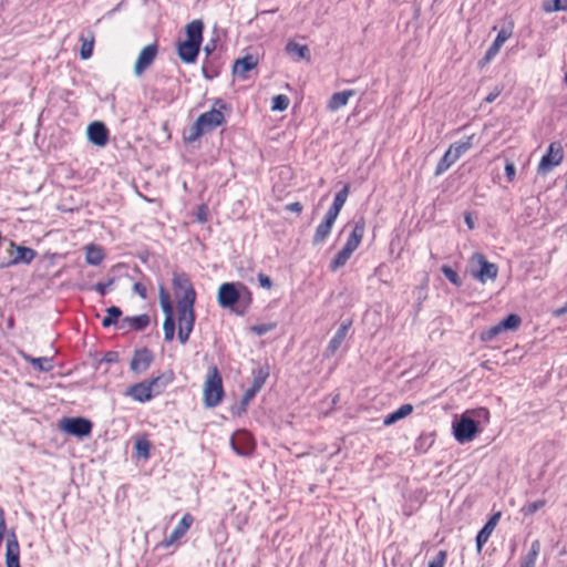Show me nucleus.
Segmentation results:
<instances>
[{
    "instance_id": "f257e3e1",
    "label": "nucleus",
    "mask_w": 567,
    "mask_h": 567,
    "mask_svg": "<svg viewBox=\"0 0 567 567\" xmlns=\"http://www.w3.org/2000/svg\"><path fill=\"white\" fill-rule=\"evenodd\" d=\"M172 286L177 303L178 340L185 344L194 329L196 291L185 272H174Z\"/></svg>"
},
{
    "instance_id": "f03ea898",
    "label": "nucleus",
    "mask_w": 567,
    "mask_h": 567,
    "mask_svg": "<svg viewBox=\"0 0 567 567\" xmlns=\"http://www.w3.org/2000/svg\"><path fill=\"white\" fill-rule=\"evenodd\" d=\"M217 302L237 316H244L252 303V292L240 281L224 282L217 291Z\"/></svg>"
},
{
    "instance_id": "7ed1b4c3",
    "label": "nucleus",
    "mask_w": 567,
    "mask_h": 567,
    "mask_svg": "<svg viewBox=\"0 0 567 567\" xmlns=\"http://www.w3.org/2000/svg\"><path fill=\"white\" fill-rule=\"evenodd\" d=\"M204 23L196 19L185 27L186 39L177 43V55L187 64L196 62L203 42Z\"/></svg>"
},
{
    "instance_id": "20e7f679",
    "label": "nucleus",
    "mask_w": 567,
    "mask_h": 567,
    "mask_svg": "<svg viewBox=\"0 0 567 567\" xmlns=\"http://www.w3.org/2000/svg\"><path fill=\"white\" fill-rule=\"evenodd\" d=\"M226 107V104L221 100H217L212 110L197 117L196 122L189 128L186 140L188 142H195L204 134L223 125L226 122L224 115Z\"/></svg>"
},
{
    "instance_id": "39448f33",
    "label": "nucleus",
    "mask_w": 567,
    "mask_h": 567,
    "mask_svg": "<svg viewBox=\"0 0 567 567\" xmlns=\"http://www.w3.org/2000/svg\"><path fill=\"white\" fill-rule=\"evenodd\" d=\"M364 230L365 223L363 218H360L359 220L354 221L352 230L349 234L343 248L332 259L330 264V270L336 271L337 269L343 267L348 262L353 251H355L360 246L362 238L364 236Z\"/></svg>"
},
{
    "instance_id": "423d86ee",
    "label": "nucleus",
    "mask_w": 567,
    "mask_h": 567,
    "mask_svg": "<svg viewBox=\"0 0 567 567\" xmlns=\"http://www.w3.org/2000/svg\"><path fill=\"white\" fill-rule=\"evenodd\" d=\"M223 379L216 365L209 367L203 386V401L205 406L215 408L224 399Z\"/></svg>"
},
{
    "instance_id": "0eeeda50",
    "label": "nucleus",
    "mask_w": 567,
    "mask_h": 567,
    "mask_svg": "<svg viewBox=\"0 0 567 567\" xmlns=\"http://www.w3.org/2000/svg\"><path fill=\"white\" fill-rule=\"evenodd\" d=\"M194 522V516L190 513H185L175 528L171 532V534L156 544V548H174V550L177 549L182 544V539L186 536Z\"/></svg>"
},
{
    "instance_id": "6e6552de",
    "label": "nucleus",
    "mask_w": 567,
    "mask_h": 567,
    "mask_svg": "<svg viewBox=\"0 0 567 567\" xmlns=\"http://www.w3.org/2000/svg\"><path fill=\"white\" fill-rule=\"evenodd\" d=\"M472 276L482 284L494 281L498 276L496 264L489 262L481 252H474L471 257Z\"/></svg>"
},
{
    "instance_id": "1a4fd4ad",
    "label": "nucleus",
    "mask_w": 567,
    "mask_h": 567,
    "mask_svg": "<svg viewBox=\"0 0 567 567\" xmlns=\"http://www.w3.org/2000/svg\"><path fill=\"white\" fill-rule=\"evenodd\" d=\"M158 296L161 308L165 313V320L163 323L164 339L165 341L171 342L175 337V319L173 303L171 300V296L165 287H159Z\"/></svg>"
},
{
    "instance_id": "9d476101",
    "label": "nucleus",
    "mask_w": 567,
    "mask_h": 567,
    "mask_svg": "<svg viewBox=\"0 0 567 567\" xmlns=\"http://www.w3.org/2000/svg\"><path fill=\"white\" fill-rule=\"evenodd\" d=\"M564 159V150L559 142L549 144L546 154L542 157L537 166V173L546 175L551 172L556 166L560 165Z\"/></svg>"
},
{
    "instance_id": "9b49d317",
    "label": "nucleus",
    "mask_w": 567,
    "mask_h": 567,
    "mask_svg": "<svg viewBox=\"0 0 567 567\" xmlns=\"http://www.w3.org/2000/svg\"><path fill=\"white\" fill-rule=\"evenodd\" d=\"M522 319L518 315L511 313L504 318L499 323L491 327L488 330L481 333L480 339L483 342H488L495 339L501 332L512 330L515 331L519 328Z\"/></svg>"
},
{
    "instance_id": "f8f14e48",
    "label": "nucleus",
    "mask_w": 567,
    "mask_h": 567,
    "mask_svg": "<svg viewBox=\"0 0 567 567\" xmlns=\"http://www.w3.org/2000/svg\"><path fill=\"white\" fill-rule=\"evenodd\" d=\"M230 444L235 453L240 456H250L256 449L252 435L245 430L236 431L230 439Z\"/></svg>"
},
{
    "instance_id": "ddd939ff",
    "label": "nucleus",
    "mask_w": 567,
    "mask_h": 567,
    "mask_svg": "<svg viewBox=\"0 0 567 567\" xmlns=\"http://www.w3.org/2000/svg\"><path fill=\"white\" fill-rule=\"evenodd\" d=\"M454 437L460 443L471 442L478 432L477 422L471 417L462 415L460 421L453 426Z\"/></svg>"
},
{
    "instance_id": "4468645a",
    "label": "nucleus",
    "mask_w": 567,
    "mask_h": 567,
    "mask_svg": "<svg viewBox=\"0 0 567 567\" xmlns=\"http://www.w3.org/2000/svg\"><path fill=\"white\" fill-rule=\"evenodd\" d=\"M60 427L79 437L87 436L92 432V423L84 417H64L60 421Z\"/></svg>"
},
{
    "instance_id": "2eb2a0df",
    "label": "nucleus",
    "mask_w": 567,
    "mask_h": 567,
    "mask_svg": "<svg viewBox=\"0 0 567 567\" xmlns=\"http://www.w3.org/2000/svg\"><path fill=\"white\" fill-rule=\"evenodd\" d=\"M158 53V45L157 43H151L142 49L140 52L135 64H134V72L136 75H141L144 73L146 69L151 66V64L154 62Z\"/></svg>"
},
{
    "instance_id": "dca6fc26",
    "label": "nucleus",
    "mask_w": 567,
    "mask_h": 567,
    "mask_svg": "<svg viewBox=\"0 0 567 567\" xmlns=\"http://www.w3.org/2000/svg\"><path fill=\"white\" fill-rule=\"evenodd\" d=\"M153 353L147 348L136 349L130 362V369L136 374L144 373L153 362Z\"/></svg>"
},
{
    "instance_id": "f3484780",
    "label": "nucleus",
    "mask_w": 567,
    "mask_h": 567,
    "mask_svg": "<svg viewBox=\"0 0 567 567\" xmlns=\"http://www.w3.org/2000/svg\"><path fill=\"white\" fill-rule=\"evenodd\" d=\"M10 248L16 250V255L7 264L1 265V267H10L19 264H30L37 257V251L34 249L17 245L14 241L10 243Z\"/></svg>"
},
{
    "instance_id": "a211bd4d",
    "label": "nucleus",
    "mask_w": 567,
    "mask_h": 567,
    "mask_svg": "<svg viewBox=\"0 0 567 567\" xmlns=\"http://www.w3.org/2000/svg\"><path fill=\"white\" fill-rule=\"evenodd\" d=\"M125 395L140 403L148 402L154 398L147 380L130 385L125 391Z\"/></svg>"
},
{
    "instance_id": "6ab92c4d",
    "label": "nucleus",
    "mask_w": 567,
    "mask_h": 567,
    "mask_svg": "<svg viewBox=\"0 0 567 567\" xmlns=\"http://www.w3.org/2000/svg\"><path fill=\"white\" fill-rule=\"evenodd\" d=\"M337 216L326 213L321 223L317 226L313 237H312V244L313 245H320L327 240L329 237L331 229L337 220Z\"/></svg>"
},
{
    "instance_id": "aec40b11",
    "label": "nucleus",
    "mask_w": 567,
    "mask_h": 567,
    "mask_svg": "<svg viewBox=\"0 0 567 567\" xmlns=\"http://www.w3.org/2000/svg\"><path fill=\"white\" fill-rule=\"evenodd\" d=\"M174 380H175L174 371L167 370L152 379H148L147 382H148L151 391L155 398V396L162 394L166 390V388L171 383H173Z\"/></svg>"
},
{
    "instance_id": "412c9836",
    "label": "nucleus",
    "mask_w": 567,
    "mask_h": 567,
    "mask_svg": "<svg viewBox=\"0 0 567 567\" xmlns=\"http://www.w3.org/2000/svg\"><path fill=\"white\" fill-rule=\"evenodd\" d=\"M87 138L96 146L103 147L109 142V130L102 122H93L87 126Z\"/></svg>"
},
{
    "instance_id": "4be33fe9",
    "label": "nucleus",
    "mask_w": 567,
    "mask_h": 567,
    "mask_svg": "<svg viewBox=\"0 0 567 567\" xmlns=\"http://www.w3.org/2000/svg\"><path fill=\"white\" fill-rule=\"evenodd\" d=\"M501 518V513L494 514L487 523L484 525V527L477 533L476 535V547L477 551L481 553L483 546L488 542L492 533L494 532L498 520Z\"/></svg>"
},
{
    "instance_id": "5701e85b",
    "label": "nucleus",
    "mask_w": 567,
    "mask_h": 567,
    "mask_svg": "<svg viewBox=\"0 0 567 567\" xmlns=\"http://www.w3.org/2000/svg\"><path fill=\"white\" fill-rule=\"evenodd\" d=\"M6 565H7V567H21L20 566V546L14 536L7 540Z\"/></svg>"
},
{
    "instance_id": "b1692460",
    "label": "nucleus",
    "mask_w": 567,
    "mask_h": 567,
    "mask_svg": "<svg viewBox=\"0 0 567 567\" xmlns=\"http://www.w3.org/2000/svg\"><path fill=\"white\" fill-rule=\"evenodd\" d=\"M80 42H81V49H80L81 59L82 60L90 59L93 54V49H94V43H95L94 32L91 30L82 32L80 34Z\"/></svg>"
},
{
    "instance_id": "393cba45",
    "label": "nucleus",
    "mask_w": 567,
    "mask_h": 567,
    "mask_svg": "<svg viewBox=\"0 0 567 567\" xmlns=\"http://www.w3.org/2000/svg\"><path fill=\"white\" fill-rule=\"evenodd\" d=\"M350 194V184H343L342 188L334 195L333 203L329 207L328 213L339 216Z\"/></svg>"
},
{
    "instance_id": "a878e982",
    "label": "nucleus",
    "mask_w": 567,
    "mask_h": 567,
    "mask_svg": "<svg viewBox=\"0 0 567 567\" xmlns=\"http://www.w3.org/2000/svg\"><path fill=\"white\" fill-rule=\"evenodd\" d=\"M475 135L472 134L463 140H460L449 146L452 154L458 159L462 155L468 152L474 146Z\"/></svg>"
},
{
    "instance_id": "bb28decb",
    "label": "nucleus",
    "mask_w": 567,
    "mask_h": 567,
    "mask_svg": "<svg viewBox=\"0 0 567 567\" xmlns=\"http://www.w3.org/2000/svg\"><path fill=\"white\" fill-rule=\"evenodd\" d=\"M355 94L353 90H344L342 92H337L332 94L328 102V109L331 111H337L347 105L350 97Z\"/></svg>"
},
{
    "instance_id": "cd10ccee",
    "label": "nucleus",
    "mask_w": 567,
    "mask_h": 567,
    "mask_svg": "<svg viewBox=\"0 0 567 567\" xmlns=\"http://www.w3.org/2000/svg\"><path fill=\"white\" fill-rule=\"evenodd\" d=\"M257 59L252 55H246L236 60L234 64V73L238 76L245 78L246 73L256 68Z\"/></svg>"
},
{
    "instance_id": "c85d7f7f",
    "label": "nucleus",
    "mask_w": 567,
    "mask_h": 567,
    "mask_svg": "<svg viewBox=\"0 0 567 567\" xmlns=\"http://www.w3.org/2000/svg\"><path fill=\"white\" fill-rule=\"evenodd\" d=\"M104 257V250L101 246L90 244L85 247V261L89 265L97 266L103 261Z\"/></svg>"
},
{
    "instance_id": "c756f323",
    "label": "nucleus",
    "mask_w": 567,
    "mask_h": 567,
    "mask_svg": "<svg viewBox=\"0 0 567 567\" xmlns=\"http://www.w3.org/2000/svg\"><path fill=\"white\" fill-rule=\"evenodd\" d=\"M351 322H343L336 332V334L333 336V338L330 340L328 349L329 351H331V353H334L340 348V346L342 344L348 334Z\"/></svg>"
},
{
    "instance_id": "7c9ffc66",
    "label": "nucleus",
    "mask_w": 567,
    "mask_h": 567,
    "mask_svg": "<svg viewBox=\"0 0 567 567\" xmlns=\"http://www.w3.org/2000/svg\"><path fill=\"white\" fill-rule=\"evenodd\" d=\"M539 551H540V542L538 539H536L532 543L527 555L523 558V560L520 563V567H535Z\"/></svg>"
},
{
    "instance_id": "2f4dec72",
    "label": "nucleus",
    "mask_w": 567,
    "mask_h": 567,
    "mask_svg": "<svg viewBox=\"0 0 567 567\" xmlns=\"http://www.w3.org/2000/svg\"><path fill=\"white\" fill-rule=\"evenodd\" d=\"M286 51L288 53L296 54L299 59L310 61V51L307 45L290 41L286 45Z\"/></svg>"
},
{
    "instance_id": "473e14b6",
    "label": "nucleus",
    "mask_w": 567,
    "mask_h": 567,
    "mask_svg": "<svg viewBox=\"0 0 567 567\" xmlns=\"http://www.w3.org/2000/svg\"><path fill=\"white\" fill-rule=\"evenodd\" d=\"M124 321L127 323L131 330L138 331L145 329L148 326L150 317L143 313L135 317H126Z\"/></svg>"
},
{
    "instance_id": "72a5a7b5",
    "label": "nucleus",
    "mask_w": 567,
    "mask_h": 567,
    "mask_svg": "<svg viewBox=\"0 0 567 567\" xmlns=\"http://www.w3.org/2000/svg\"><path fill=\"white\" fill-rule=\"evenodd\" d=\"M22 358L29 362L33 368L38 369L39 371H50L52 369L51 360L41 357V358H33L29 354H22Z\"/></svg>"
},
{
    "instance_id": "f704fd0d",
    "label": "nucleus",
    "mask_w": 567,
    "mask_h": 567,
    "mask_svg": "<svg viewBox=\"0 0 567 567\" xmlns=\"http://www.w3.org/2000/svg\"><path fill=\"white\" fill-rule=\"evenodd\" d=\"M456 161L457 159L452 154V151H450L447 148L436 165L435 175L439 176V175L443 174L444 172H446Z\"/></svg>"
},
{
    "instance_id": "c9c22d12",
    "label": "nucleus",
    "mask_w": 567,
    "mask_h": 567,
    "mask_svg": "<svg viewBox=\"0 0 567 567\" xmlns=\"http://www.w3.org/2000/svg\"><path fill=\"white\" fill-rule=\"evenodd\" d=\"M135 451L138 456L147 460L150 457L151 442L147 435H141L135 440Z\"/></svg>"
},
{
    "instance_id": "e433bc0d",
    "label": "nucleus",
    "mask_w": 567,
    "mask_h": 567,
    "mask_svg": "<svg viewBox=\"0 0 567 567\" xmlns=\"http://www.w3.org/2000/svg\"><path fill=\"white\" fill-rule=\"evenodd\" d=\"M542 8L546 13L567 11V0H545Z\"/></svg>"
},
{
    "instance_id": "4c0bfd02",
    "label": "nucleus",
    "mask_w": 567,
    "mask_h": 567,
    "mask_svg": "<svg viewBox=\"0 0 567 567\" xmlns=\"http://www.w3.org/2000/svg\"><path fill=\"white\" fill-rule=\"evenodd\" d=\"M122 316V311L118 307L112 306L106 309V316L102 319V326L104 328L115 324L118 318Z\"/></svg>"
},
{
    "instance_id": "58836bf2",
    "label": "nucleus",
    "mask_w": 567,
    "mask_h": 567,
    "mask_svg": "<svg viewBox=\"0 0 567 567\" xmlns=\"http://www.w3.org/2000/svg\"><path fill=\"white\" fill-rule=\"evenodd\" d=\"M502 47L503 45L499 42L494 40L493 43L491 44V47L488 48V50L486 51L485 55L480 61V63H478L480 66L484 68L485 65L491 63V61L498 54Z\"/></svg>"
},
{
    "instance_id": "ea45409f",
    "label": "nucleus",
    "mask_w": 567,
    "mask_h": 567,
    "mask_svg": "<svg viewBox=\"0 0 567 567\" xmlns=\"http://www.w3.org/2000/svg\"><path fill=\"white\" fill-rule=\"evenodd\" d=\"M268 377L269 372L267 369H259L254 373V379L250 385L254 386L255 390L260 391L261 388L265 385Z\"/></svg>"
},
{
    "instance_id": "a19ab883",
    "label": "nucleus",
    "mask_w": 567,
    "mask_h": 567,
    "mask_svg": "<svg viewBox=\"0 0 567 567\" xmlns=\"http://www.w3.org/2000/svg\"><path fill=\"white\" fill-rule=\"evenodd\" d=\"M289 103H290V101L287 95H285V94L276 95L272 97V101H271V110L282 112L288 109Z\"/></svg>"
},
{
    "instance_id": "79ce46f5",
    "label": "nucleus",
    "mask_w": 567,
    "mask_h": 567,
    "mask_svg": "<svg viewBox=\"0 0 567 567\" xmlns=\"http://www.w3.org/2000/svg\"><path fill=\"white\" fill-rule=\"evenodd\" d=\"M277 328L276 322L259 323L250 327V331L256 336H264Z\"/></svg>"
},
{
    "instance_id": "37998d69",
    "label": "nucleus",
    "mask_w": 567,
    "mask_h": 567,
    "mask_svg": "<svg viewBox=\"0 0 567 567\" xmlns=\"http://www.w3.org/2000/svg\"><path fill=\"white\" fill-rule=\"evenodd\" d=\"M513 30H514V21L509 20L508 25L506 28H503L499 30L495 40L503 45L508 39L512 38Z\"/></svg>"
},
{
    "instance_id": "c03bdc74",
    "label": "nucleus",
    "mask_w": 567,
    "mask_h": 567,
    "mask_svg": "<svg viewBox=\"0 0 567 567\" xmlns=\"http://www.w3.org/2000/svg\"><path fill=\"white\" fill-rule=\"evenodd\" d=\"M412 411H413L412 404H403L396 411L392 412V423L410 415L412 413Z\"/></svg>"
},
{
    "instance_id": "a18cd8bd",
    "label": "nucleus",
    "mask_w": 567,
    "mask_h": 567,
    "mask_svg": "<svg viewBox=\"0 0 567 567\" xmlns=\"http://www.w3.org/2000/svg\"><path fill=\"white\" fill-rule=\"evenodd\" d=\"M545 505H546V501L545 499H538L536 502H533V503H529V504L525 505L522 508V513L524 515H533L538 509L543 508Z\"/></svg>"
},
{
    "instance_id": "49530a36",
    "label": "nucleus",
    "mask_w": 567,
    "mask_h": 567,
    "mask_svg": "<svg viewBox=\"0 0 567 567\" xmlns=\"http://www.w3.org/2000/svg\"><path fill=\"white\" fill-rule=\"evenodd\" d=\"M447 559V551L440 550L436 556L429 561L427 567H444Z\"/></svg>"
},
{
    "instance_id": "de8ad7c7",
    "label": "nucleus",
    "mask_w": 567,
    "mask_h": 567,
    "mask_svg": "<svg viewBox=\"0 0 567 567\" xmlns=\"http://www.w3.org/2000/svg\"><path fill=\"white\" fill-rule=\"evenodd\" d=\"M442 272L444 274V276L455 286H461V279L457 275V272L452 269L451 267L449 266H443L442 267Z\"/></svg>"
},
{
    "instance_id": "09e8293b",
    "label": "nucleus",
    "mask_w": 567,
    "mask_h": 567,
    "mask_svg": "<svg viewBox=\"0 0 567 567\" xmlns=\"http://www.w3.org/2000/svg\"><path fill=\"white\" fill-rule=\"evenodd\" d=\"M505 176L507 182L512 183L514 182L516 177V168L513 162L507 161L505 164Z\"/></svg>"
},
{
    "instance_id": "8fccbe9b",
    "label": "nucleus",
    "mask_w": 567,
    "mask_h": 567,
    "mask_svg": "<svg viewBox=\"0 0 567 567\" xmlns=\"http://www.w3.org/2000/svg\"><path fill=\"white\" fill-rule=\"evenodd\" d=\"M113 279H110L107 282H97L93 289L97 291L101 296H105L109 288L113 285Z\"/></svg>"
},
{
    "instance_id": "3c124183",
    "label": "nucleus",
    "mask_w": 567,
    "mask_h": 567,
    "mask_svg": "<svg viewBox=\"0 0 567 567\" xmlns=\"http://www.w3.org/2000/svg\"><path fill=\"white\" fill-rule=\"evenodd\" d=\"M133 291L138 295L142 299H146L147 298V288L144 284L142 282H135L133 285Z\"/></svg>"
},
{
    "instance_id": "603ef678",
    "label": "nucleus",
    "mask_w": 567,
    "mask_h": 567,
    "mask_svg": "<svg viewBox=\"0 0 567 567\" xmlns=\"http://www.w3.org/2000/svg\"><path fill=\"white\" fill-rule=\"evenodd\" d=\"M257 279L262 288L267 290L272 288V281L269 276L265 274H258Z\"/></svg>"
},
{
    "instance_id": "864d4df0",
    "label": "nucleus",
    "mask_w": 567,
    "mask_h": 567,
    "mask_svg": "<svg viewBox=\"0 0 567 567\" xmlns=\"http://www.w3.org/2000/svg\"><path fill=\"white\" fill-rule=\"evenodd\" d=\"M303 209V206L299 202H293L288 205H286V210L293 212L296 214H300Z\"/></svg>"
},
{
    "instance_id": "5fc2aeb1",
    "label": "nucleus",
    "mask_w": 567,
    "mask_h": 567,
    "mask_svg": "<svg viewBox=\"0 0 567 567\" xmlns=\"http://www.w3.org/2000/svg\"><path fill=\"white\" fill-rule=\"evenodd\" d=\"M502 93V87H498L496 86L485 99L484 101L486 103H492L494 102L498 96L499 94Z\"/></svg>"
},
{
    "instance_id": "6e6d98bb",
    "label": "nucleus",
    "mask_w": 567,
    "mask_h": 567,
    "mask_svg": "<svg viewBox=\"0 0 567 567\" xmlns=\"http://www.w3.org/2000/svg\"><path fill=\"white\" fill-rule=\"evenodd\" d=\"M258 392H259L258 390H255V388L250 385V386L246 390V392H245V394H244V400H245V401H249V400H251V399H252V398H254Z\"/></svg>"
},
{
    "instance_id": "4d7b16f0",
    "label": "nucleus",
    "mask_w": 567,
    "mask_h": 567,
    "mask_svg": "<svg viewBox=\"0 0 567 567\" xmlns=\"http://www.w3.org/2000/svg\"><path fill=\"white\" fill-rule=\"evenodd\" d=\"M464 220H465L468 229H471V230L474 229L475 225H474V220H473L471 213H465Z\"/></svg>"
},
{
    "instance_id": "13d9d810",
    "label": "nucleus",
    "mask_w": 567,
    "mask_h": 567,
    "mask_svg": "<svg viewBox=\"0 0 567 567\" xmlns=\"http://www.w3.org/2000/svg\"><path fill=\"white\" fill-rule=\"evenodd\" d=\"M198 220L204 223L206 221V206L202 205L198 212Z\"/></svg>"
},
{
    "instance_id": "bf43d9fd",
    "label": "nucleus",
    "mask_w": 567,
    "mask_h": 567,
    "mask_svg": "<svg viewBox=\"0 0 567 567\" xmlns=\"http://www.w3.org/2000/svg\"><path fill=\"white\" fill-rule=\"evenodd\" d=\"M0 530L6 532V520L3 509L0 507Z\"/></svg>"
},
{
    "instance_id": "052dcab7",
    "label": "nucleus",
    "mask_w": 567,
    "mask_h": 567,
    "mask_svg": "<svg viewBox=\"0 0 567 567\" xmlns=\"http://www.w3.org/2000/svg\"><path fill=\"white\" fill-rule=\"evenodd\" d=\"M115 358H116V353H115V352H107V353L105 354V360H106L107 362H112Z\"/></svg>"
},
{
    "instance_id": "680f3d73",
    "label": "nucleus",
    "mask_w": 567,
    "mask_h": 567,
    "mask_svg": "<svg viewBox=\"0 0 567 567\" xmlns=\"http://www.w3.org/2000/svg\"><path fill=\"white\" fill-rule=\"evenodd\" d=\"M567 312V302L560 309L556 310V315H563Z\"/></svg>"
},
{
    "instance_id": "e2e57ef3",
    "label": "nucleus",
    "mask_w": 567,
    "mask_h": 567,
    "mask_svg": "<svg viewBox=\"0 0 567 567\" xmlns=\"http://www.w3.org/2000/svg\"><path fill=\"white\" fill-rule=\"evenodd\" d=\"M488 363H489L488 361H484V362H482L481 367H482L483 369L491 370V368H489Z\"/></svg>"
},
{
    "instance_id": "0e129e2a",
    "label": "nucleus",
    "mask_w": 567,
    "mask_h": 567,
    "mask_svg": "<svg viewBox=\"0 0 567 567\" xmlns=\"http://www.w3.org/2000/svg\"><path fill=\"white\" fill-rule=\"evenodd\" d=\"M383 423H384L385 425H390V423H391L390 415H388V416H385V417H384Z\"/></svg>"
},
{
    "instance_id": "69168bd1",
    "label": "nucleus",
    "mask_w": 567,
    "mask_h": 567,
    "mask_svg": "<svg viewBox=\"0 0 567 567\" xmlns=\"http://www.w3.org/2000/svg\"><path fill=\"white\" fill-rule=\"evenodd\" d=\"M205 51H206V53H207V54H210L212 49H210L208 45H206V47H205Z\"/></svg>"
},
{
    "instance_id": "338daca9",
    "label": "nucleus",
    "mask_w": 567,
    "mask_h": 567,
    "mask_svg": "<svg viewBox=\"0 0 567 567\" xmlns=\"http://www.w3.org/2000/svg\"><path fill=\"white\" fill-rule=\"evenodd\" d=\"M564 81H565V83L567 84V72H566V73H565V75H564Z\"/></svg>"
}]
</instances>
